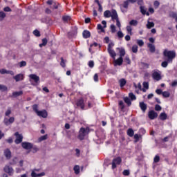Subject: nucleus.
<instances>
[{
  "instance_id": "obj_1",
  "label": "nucleus",
  "mask_w": 177,
  "mask_h": 177,
  "mask_svg": "<svg viewBox=\"0 0 177 177\" xmlns=\"http://www.w3.org/2000/svg\"><path fill=\"white\" fill-rule=\"evenodd\" d=\"M163 55L167 57L168 63H172V60L175 59L176 54L174 51H169L168 50H165Z\"/></svg>"
},
{
  "instance_id": "obj_2",
  "label": "nucleus",
  "mask_w": 177,
  "mask_h": 177,
  "mask_svg": "<svg viewBox=\"0 0 177 177\" xmlns=\"http://www.w3.org/2000/svg\"><path fill=\"white\" fill-rule=\"evenodd\" d=\"M86 133H88L86 129H85L84 127H82L79 131L77 139L80 140H84V139H85V136H86Z\"/></svg>"
},
{
  "instance_id": "obj_3",
  "label": "nucleus",
  "mask_w": 177,
  "mask_h": 177,
  "mask_svg": "<svg viewBox=\"0 0 177 177\" xmlns=\"http://www.w3.org/2000/svg\"><path fill=\"white\" fill-rule=\"evenodd\" d=\"M15 136H16V139L15 140L16 145H19V143H21L23 142V135L19 133V132H16L15 133Z\"/></svg>"
},
{
  "instance_id": "obj_4",
  "label": "nucleus",
  "mask_w": 177,
  "mask_h": 177,
  "mask_svg": "<svg viewBox=\"0 0 177 177\" xmlns=\"http://www.w3.org/2000/svg\"><path fill=\"white\" fill-rule=\"evenodd\" d=\"M121 161H122V160L120 157L113 159L112 162V169H114L115 168H117V165H120V164H121Z\"/></svg>"
},
{
  "instance_id": "obj_5",
  "label": "nucleus",
  "mask_w": 177,
  "mask_h": 177,
  "mask_svg": "<svg viewBox=\"0 0 177 177\" xmlns=\"http://www.w3.org/2000/svg\"><path fill=\"white\" fill-rule=\"evenodd\" d=\"M3 171L4 172H6V174H8V175H10V176H12V175H13L15 172L13 168H12V167L9 165H6L3 168Z\"/></svg>"
},
{
  "instance_id": "obj_6",
  "label": "nucleus",
  "mask_w": 177,
  "mask_h": 177,
  "mask_svg": "<svg viewBox=\"0 0 177 177\" xmlns=\"http://www.w3.org/2000/svg\"><path fill=\"white\" fill-rule=\"evenodd\" d=\"M21 146L25 150H30V149H32V144L30 142H24L21 143Z\"/></svg>"
},
{
  "instance_id": "obj_7",
  "label": "nucleus",
  "mask_w": 177,
  "mask_h": 177,
  "mask_svg": "<svg viewBox=\"0 0 177 177\" xmlns=\"http://www.w3.org/2000/svg\"><path fill=\"white\" fill-rule=\"evenodd\" d=\"M3 122L6 127H8V125H10V124H13V122H15V118L10 117L9 119L5 118Z\"/></svg>"
},
{
  "instance_id": "obj_8",
  "label": "nucleus",
  "mask_w": 177,
  "mask_h": 177,
  "mask_svg": "<svg viewBox=\"0 0 177 177\" xmlns=\"http://www.w3.org/2000/svg\"><path fill=\"white\" fill-rule=\"evenodd\" d=\"M13 80H15L16 82H19V81H23V80H24V75L23 73H19L13 77Z\"/></svg>"
},
{
  "instance_id": "obj_9",
  "label": "nucleus",
  "mask_w": 177,
  "mask_h": 177,
  "mask_svg": "<svg viewBox=\"0 0 177 177\" xmlns=\"http://www.w3.org/2000/svg\"><path fill=\"white\" fill-rule=\"evenodd\" d=\"M148 115L150 120H154L155 118H157V117H158V114L154 111H150L148 113Z\"/></svg>"
},
{
  "instance_id": "obj_10",
  "label": "nucleus",
  "mask_w": 177,
  "mask_h": 177,
  "mask_svg": "<svg viewBox=\"0 0 177 177\" xmlns=\"http://www.w3.org/2000/svg\"><path fill=\"white\" fill-rule=\"evenodd\" d=\"M77 106L78 107H80L82 110H84L85 109V103L84 102V98H80L77 102Z\"/></svg>"
},
{
  "instance_id": "obj_11",
  "label": "nucleus",
  "mask_w": 177,
  "mask_h": 177,
  "mask_svg": "<svg viewBox=\"0 0 177 177\" xmlns=\"http://www.w3.org/2000/svg\"><path fill=\"white\" fill-rule=\"evenodd\" d=\"M37 115H38V117H42L43 118H46V117H48V112L46 110L39 111L37 113Z\"/></svg>"
},
{
  "instance_id": "obj_12",
  "label": "nucleus",
  "mask_w": 177,
  "mask_h": 177,
  "mask_svg": "<svg viewBox=\"0 0 177 177\" xmlns=\"http://www.w3.org/2000/svg\"><path fill=\"white\" fill-rule=\"evenodd\" d=\"M111 17L114 21L115 20L118 19V14H117V11L115 10H112L111 12Z\"/></svg>"
},
{
  "instance_id": "obj_13",
  "label": "nucleus",
  "mask_w": 177,
  "mask_h": 177,
  "mask_svg": "<svg viewBox=\"0 0 177 177\" xmlns=\"http://www.w3.org/2000/svg\"><path fill=\"white\" fill-rule=\"evenodd\" d=\"M4 156L7 158V160H10V158H12V151H10V149H5Z\"/></svg>"
},
{
  "instance_id": "obj_14",
  "label": "nucleus",
  "mask_w": 177,
  "mask_h": 177,
  "mask_svg": "<svg viewBox=\"0 0 177 177\" xmlns=\"http://www.w3.org/2000/svg\"><path fill=\"white\" fill-rule=\"evenodd\" d=\"M152 78L156 81H160V80H161V75L158 72H153L152 74Z\"/></svg>"
},
{
  "instance_id": "obj_15",
  "label": "nucleus",
  "mask_w": 177,
  "mask_h": 177,
  "mask_svg": "<svg viewBox=\"0 0 177 177\" xmlns=\"http://www.w3.org/2000/svg\"><path fill=\"white\" fill-rule=\"evenodd\" d=\"M123 62H124V59L121 57H120L118 59H115L114 60L115 67L117 66H122Z\"/></svg>"
},
{
  "instance_id": "obj_16",
  "label": "nucleus",
  "mask_w": 177,
  "mask_h": 177,
  "mask_svg": "<svg viewBox=\"0 0 177 177\" xmlns=\"http://www.w3.org/2000/svg\"><path fill=\"white\" fill-rule=\"evenodd\" d=\"M30 176H32V177L45 176V172H41L40 174H37V172H35V171L32 170Z\"/></svg>"
},
{
  "instance_id": "obj_17",
  "label": "nucleus",
  "mask_w": 177,
  "mask_h": 177,
  "mask_svg": "<svg viewBox=\"0 0 177 177\" xmlns=\"http://www.w3.org/2000/svg\"><path fill=\"white\" fill-rule=\"evenodd\" d=\"M147 46H148L151 53H154V52H156V46H154V44H148Z\"/></svg>"
},
{
  "instance_id": "obj_18",
  "label": "nucleus",
  "mask_w": 177,
  "mask_h": 177,
  "mask_svg": "<svg viewBox=\"0 0 177 177\" xmlns=\"http://www.w3.org/2000/svg\"><path fill=\"white\" fill-rule=\"evenodd\" d=\"M108 53H109L110 56L113 57V59H115L117 53H115V51H114V50L111 48H108Z\"/></svg>"
},
{
  "instance_id": "obj_19",
  "label": "nucleus",
  "mask_w": 177,
  "mask_h": 177,
  "mask_svg": "<svg viewBox=\"0 0 177 177\" xmlns=\"http://www.w3.org/2000/svg\"><path fill=\"white\" fill-rule=\"evenodd\" d=\"M140 107L143 113H145L146 110H147V104H145V102H140Z\"/></svg>"
},
{
  "instance_id": "obj_20",
  "label": "nucleus",
  "mask_w": 177,
  "mask_h": 177,
  "mask_svg": "<svg viewBox=\"0 0 177 177\" xmlns=\"http://www.w3.org/2000/svg\"><path fill=\"white\" fill-rule=\"evenodd\" d=\"M29 77L30 78V80H33L36 83L38 82V81H39V77L37 76V75L35 74L30 75Z\"/></svg>"
},
{
  "instance_id": "obj_21",
  "label": "nucleus",
  "mask_w": 177,
  "mask_h": 177,
  "mask_svg": "<svg viewBox=\"0 0 177 177\" xmlns=\"http://www.w3.org/2000/svg\"><path fill=\"white\" fill-rule=\"evenodd\" d=\"M83 38L87 39L91 37V32L88 30H84L82 32Z\"/></svg>"
},
{
  "instance_id": "obj_22",
  "label": "nucleus",
  "mask_w": 177,
  "mask_h": 177,
  "mask_svg": "<svg viewBox=\"0 0 177 177\" xmlns=\"http://www.w3.org/2000/svg\"><path fill=\"white\" fill-rule=\"evenodd\" d=\"M119 84H120V88H124V86L127 85V80L124 78H122L119 80Z\"/></svg>"
},
{
  "instance_id": "obj_23",
  "label": "nucleus",
  "mask_w": 177,
  "mask_h": 177,
  "mask_svg": "<svg viewBox=\"0 0 177 177\" xmlns=\"http://www.w3.org/2000/svg\"><path fill=\"white\" fill-rule=\"evenodd\" d=\"M117 50H119L120 57H124V56H125V49L122 48H117Z\"/></svg>"
},
{
  "instance_id": "obj_24",
  "label": "nucleus",
  "mask_w": 177,
  "mask_h": 177,
  "mask_svg": "<svg viewBox=\"0 0 177 177\" xmlns=\"http://www.w3.org/2000/svg\"><path fill=\"white\" fill-rule=\"evenodd\" d=\"M21 95H23V91H15L12 93V97H17L19 96H21Z\"/></svg>"
},
{
  "instance_id": "obj_25",
  "label": "nucleus",
  "mask_w": 177,
  "mask_h": 177,
  "mask_svg": "<svg viewBox=\"0 0 177 177\" xmlns=\"http://www.w3.org/2000/svg\"><path fill=\"white\" fill-rule=\"evenodd\" d=\"M167 117L168 116L167 115V113H165V112L161 113L159 115V118L162 121H165V120H167Z\"/></svg>"
},
{
  "instance_id": "obj_26",
  "label": "nucleus",
  "mask_w": 177,
  "mask_h": 177,
  "mask_svg": "<svg viewBox=\"0 0 177 177\" xmlns=\"http://www.w3.org/2000/svg\"><path fill=\"white\" fill-rule=\"evenodd\" d=\"M153 27H154V22H150V21H148L147 24V28L150 30V28H153Z\"/></svg>"
},
{
  "instance_id": "obj_27",
  "label": "nucleus",
  "mask_w": 177,
  "mask_h": 177,
  "mask_svg": "<svg viewBox=\"0 0 177 177\" xmlns=\"http://www.w3.org/2000/svg\"><path fill=\"white\" fill-rule=\"evenodd\" d=\"M18 66L20 68L22 67H26V66H27V62L26 61H21L18 63Z\"/></svg>"
},
{
  "instance_id": "obj_28",
  "label": "nucleus",
  "mask_w": 177,
  "mask_h": 177,
  "mask_svg": "<svg viewBox=\"0 0 177 177\" xmlns=\"http://www.w3.org/2000/svg\"><path fill=\"white\" fill-rule=\"evenodd\" d=\"M5 17H6V13L3 11H0V21H3Z\"/></svg>"
},
{
  "instance_id": "obj_29",
  "label": "nucleus",
  "mask_w": 177,
  "mask_h": 177,
  "mask_svg": "<svg viewBox=\"0 0 177 177\" xmlns=\"http://www.w3.org/2000/svg\"><path fill=\"white\" fill-rule=\"evenodd\" d=\"M134 131H133V129H129L128 130H127V135H128V136H130V138H132V136H133V135H134Z\"/></svg>"
},
{
  "instance_id": "obj_30",
  "label": "nucleus",
  "mask_w": 177,
  "mask_h": 177,
  "mask_svg": "<svg viewBox=\"0 0 177 177\" xmlns=\"http://www.w3.org/2000/svg\"><path fill=\"white\" fill-rule=\"evenodd\" d=\"M138 21L135 20V19H133V20L130 21V22H129L130 26H133L134 27H136V26H138Z\"/></svg>"
},
{
  "instance_id": "obj_31",
  "label": "nucleus",
  "mask_w": 177,
  "mask_h": 177,
  "mask_svg": "<svg viewBox=\"0 0 177 177\" xmlns=\"http://www.w3.org/2000/svg\"><path fill=\"white\" fill-rule=\"evenodd\" d=\"M46 139H48V134L41 136L40 138H39L38 142H43V140H46Z\"/></svg>"
},
{
  "instance_id": "obj_32",
  "label": "nucleus",
  "mask_w": 177,
  "mask_h": 177,
  "mask_svg": "<svg viewBox=\"0 0 177 177\" xmlns=\"http://www.w3.org/2000/svg\"><path fill=\"white\" fill-rule=\"evenodd\" d=\"M124 101L125 102V103H127L128 106H131V104H132V102H131V99H129V97H124Z\"/></svg>"
},
{
  "instance_id": "obj_33",
  "label": "nucleus",
  "mask_w": 177,
  "mask_h": 177,
  "mask_svg": "<svg viewBox=\"0 0 177 177\" xmlns=\"http://www.w3.org/2000/svg\"><path fill=\"white\" fill-rule=\"evenodd\" d=\"M140 9L141 13H142L143 15H147V16H149V12L146 13V8H145L144 6H140Z\"/></svg>"
},
{
  "instance_id": "obj_34",
  "label": "nucleus",
  "mask_w": 177,
  "mask_h": 177,
  "mask_svg": "<svg viewBox=\"0 0 177 177\" xmlns=\"http://www.w3.org/2000/svg\"><path fill=\"white\" fill-rule=\"evenodd\" d=\"M46 44H48V39H46V38L43 39L42 44H39L40 48H42V46H46Z\"/></svg>"
},
{
  "instance_id": "obj_35",
  "label": "nucleus",
  "mask_w": 177,
  "mask_h": 177,
  "mask_svg": "<svg viewBox=\"0 0 177 177\" xmlns=\"http://www.w3.org/2000/svg\"><path fill=\"white\" fill-rule=\"evenodd\" d=\"M104 17H111V12H110V10H106L104 12Z\"/></svg>"
},
{
  "instance_id": "obj_36",
  "label": "nucleus",
  "mask_w": 177,
  "mask_h": 177,
  "mask_svg": "<svg viewBox=\"0 0 177 177\" xmlns=\"http://www.w3.org/2000/svg\"><path fill=\"white\" fill-rule=\"evenodd\" d=\"M73 170L75 171V174H76V175H78V174H80V166L75 165L73 167Z\"/></svg>"
},
{
  "instance_id": "obj_37",
  "label": "nucleus",
  "mask_w": 177,
  "mask_h": 177,
  "mask_svg": "<svg viewBox=\"0 0 177 177\" xmlns=\"http://www.w3.org/2000/svg\"><path fill=\"white\" fill-rule=\"evenodd\" d=\"M110 28H111V32H112V34L115 33V32L117 31L115 29V25H114V24H111L110 26Z\"/></svg>"
},
{
  "instance_id": "obj_38",
  "label": "nucleus",
  "mask_w": 177,
  "mask_h": 177,
  "mask_svg": "<svg viewBox=\"0 0 177 177\" xmlns=\"http://www.w3.org/2000/svg\"><path fill=\"white\" fill-rule=\"evenodd\" d=\"M170 17H172L173 19H175L176 21H177V15L176 13L171 12L169 13Z\"/></svg>"
},
{
  "instance_id": "obj_39",
  "label": "nucleus",
  "mask_w": 177,
  "mask_h": 177,
  "mask_svg": "<svg viewBox=\"0 0 177 177\" xmlns=\"http://www.w3.org/2000/svg\"><path fill=\"white\" fill-rule=\"evenodd\" d=\"M126 28L128 34H129V35H132V27L131 26H127Z\"/></svg>"
},
{
  "instance_id": "obj_40",
  "label": "nucleus",
  "mask_w": 177,
  "mask_h": 177,
  "mask_svg": "<svg viewBox=\"0 0 177 177\" xmlns=\"http://www.w3.org/2000/svg\"><path fill=\"white\" fill-rule=\"evenodd\" d=\"M129 97H130L131 100H136V96L133 93H130L129 94Z\"/></svg>"
},
{
  "instance_id": "obj_41",
  "label": "nucleus",
  "mask_w": 177,
  "mask_h": 177,
  "mask_svg": "<svg viewBox=\"0 0 177 177\" xmlns=\"http://www.w3.org/2000/svg\"><path fill=\"white\" fill-rule=\"evenodd\" d=\"M0 91H2V92H5L6 91H8V87L6 86L0 84Z\"/></svg>"
},
{
  "instance_id": "obj_42",
  "label": "nucleus",
  "mask_w": 177,
  "mask_h": 177,
  "mask_svg": "<svg viewBox=\"0 0 177 177\" xmlns=\"http://www.w3.org/2000/svg\"><path fill=\"white\" fill-rule=\"evenodd\" d=\"M62 19H63L64 21L67 22V21L71 20V17H70V16H64L62 17Z\"/></svg>"
},
{
  "instance_id": "obj_43",
  "label": "nucleus",
  "mask_w": 177,
  "mask_h": 177,
  "mask_svg": "<svg viewBox=\"0 0 177 177\" xmlns=\"http://www.w3.org/2000/svg\"><path fill=\"white\" fill-rule=\"evenodd\" d=\"M129 5V1H128V0L124 1L122 6L123 8H124V9H128V6Z\"/></svg>"
},
{
  "instance_id": "obj_44",
  "label": "nucleus",
  "mask_w": 177,
  "mask_h": 177,
  "mask_svg": "<svg viewBox=\"0 0 177 177\" xmlns=\"http://www.w3.org/2000/svg\"><path fill=\"white\" fill-rule=\"evenodd\" d=\"M10 114H12V109H10V108H8L5 113V115L6 117H9V115H10Z\"/></svg>"
},
{
  "instance_id": "obj_45",
  "label": "nucleus",
  "mask_w": 177,
  "mask_h": 177,
  "mask_svg": "<svg viewBox=\"0 0 177 177\" xmlns=\"http://www.w3.org/2000/svg\"><path fill=\"white\" fill-rule=\"evenodd\" d=\"M60 66H62V67H66V60H64L63 57H61Z\"/></svg>"
},
{
  "instance_id": "obj_46",
  "label": "nucleus",
  "mask_w": 177,
  "mask_h": 177,
  "mask_svg": "<svg viewBox=\"0 0 177 177\" xmlns=\"http://www.w3.org/2000/svg\"><path fill=\"white\" fill-rule=\"evenodd\" d=\"M132 52L133 53H138V46L134 45L132 46Z\"/></svg>"
},
{
  "instance_id": "obj_47",
  "label": "nucleus",
  "mask_w": 177,
  "mask_h": 177,
  "mask_svg": "<svg viewBox=\"0 0 177 177\" xmlns=\"http://www.w3.org/2000/svg\"><path fill=\"white\" fill-rule=\"evenodd\" d=\"M162 95L163 97H169L170 96L169 92L168 91H164Z\"/></svg>"
},
{
  "instance_id": "obj_48",
  "label": "nucleus",
  "mask_w": 177,
  "mask_h": 177,
  "mask_svg": "<svg viewBox=\"0 0 177 177\" xmlns=\"http://www.w3.org/2000/svg\"><path fill=\"white\" fill-rule=\"evenodd\" d=\"M33 34L34 35H35V37H41V33L39 32L38 30H35L33 31Z\"/></svg>"
},
{
  "instance_id": "obj_49",
  "label": "nucleus",
  "mask_w": 177,
  "mask_h": 177,
  "mask_svg": "<svg viewBox=\"0 0 177 177\" xmlns=\"http://www.w3.org/2000/svg\"><path fill=\"white\" fill-rule=\"evenodd\" d=\"M155 110L156 111H161V110H162V108L161 107V106L156 104L155 106Z\"/></svg>"
},
{
  "instance_id": "obj_50",
  "label": "nucleus",
  "mask_w": 177,
  "mask_h": 177,
  "mask_svg": "<svg viewBox=\"0 0 177 177\" xmlns=\"http://www.w3.org/2000/svg\"><path fill=\"white\" fill-rule=\"evenodd\" d=\"M33 111H35V113L37 114L39 111H38V105L34 104L32 106Z\"/></svg>"
},
{
  "instance_id": "obj_51",
  "label": "nucleus",
  "mask_w": 177,
  "mask_h": 177,
  "mask_svg": "<svg viewBox=\"0 0 177 177\" xmlns=\"http://www.w3.org/2000/svg\"><path fill=\"white\" fill-rule=\"evenodd\" d=\"M97 30H100L101 32H104V29L103 28V26L102 24H98L97 26Z\"/></svg>"
},
{
  "instance_id": "obj_52",
  "label": "nucleus",
  "mask_w": 177,
  "mask_h": 177,
  "mask_svg": "<svg viewBox=\"0 0 177 177\" xmlns=\"http://www.w3.org/2000/svg\"><path fill=\"white\" fill-rule=\"evenodd\" d=\"M170 86H172V88H175L177 86V80L173 81L171 84Z\"/></svg>"
},
{
  "instance_id": "obj_53",
  "label": "nucleus",
  "mask_w": 177,
  "mask_h": 177,
  "mask_svg": "<svg viewBox=\"0 0 177 177\" xmlns=\"http://www.w3.org/2000/svg\"><path fill=\"white\" fill-rule=\"evenodd\" d=\"M118 37L119 38H123L124 37V33L120 30V31L118 32Z\"/></svg>"
},
{
  "instance_id": "obj_54",
  "label": "nucleus",
  "mask_w": 177,
  "mask_h": 177,
  "mask_svg": "<svg viewBox=\"0 0 177 177\" xmlns=\"http://www.w3.org/2000/svg\"><path fill=\"white\" fill-rule=\"evenodd\" d=\"M129 174H130V172H129V170H128V169L123 171V175L124 176H129Z\"/></svg>"
},
{
  "instance_id": "obj_55",
  "label": "nucleus",
  "mask_w": 177,
  "mask_h": 177,
  "mask_svg": "<svg viewBox=\"0 0 177 177\" xmlns=\"http://www.w3.org/2000/svg\"><path fill=\"white\" fill-rule=\"evenodd\" d=\"M169 63V62H168V61H165V62H162L161 66H162V67H164V68L167 67Z\"/></svg>"
},
{
  "instance_id": "obj_56",
  "label": "nucleus",
  "mask_w": 177,
  "mask_h": 177,
  "mask_svg": "<svg viewBox=\"0 0 177 177\" xmlns=\"http://www.w3.org/2000/svg\"><path fill=\"white\" fill-rule=\"evenodd\" d=\"M94 66H95V62H93V61H89L88 67H90L91 68H93Z\"/></svg>"
},
{
  "instance_id": "obj_57",
  "label": "nucleus",
  "mask_w": 177,
  "mask_h": 177,
  "mask_svg": "<svg viewBox=\"0 0 177 177\" xmlns=\"http://www.w3.org/2000/svg\"><path fill=\"white\" fill-rule=\"evenodd\" d=\"M137 44L139 45V46H143V45H145L143 40H138Z\"/></svg>"
},
{
  "instance_id": "obj_58",
  "label": "nucleus",
  "mask_w": 177,
  "mask_h": 177,
  "mask_svg": "<svg viewBox=\"0 0 177 177\" xmlns=\"http://www.w3.org/2000/svg\"><path fill=\"white\" fill-rule=\"evenodd\" d=\"M153 6H155V8L157 9L158 6H160V2L158 1H155Z\"/></svg>"
},
{
  "instance_id": "obj_59",
  "label": "nucleus",
  "mask_w": 177,
  "mask_h": 177,
  "mask_svg": "<svg viewBox=\"0 0 177 177\" xmlns=\"http://www.w3.org/2000/svg\"><path fill=\"white\" fill-rule=\"evenodd\" d=\"M124 62H126L127 64H131V59H129V57L126 56L124 59Z\"/></svg>"
},
{
  "instance_id": "obj_60",
  "label": "nucleus",
  "mask_w": 177,
  "mask_h": 177,
  "mask_svg": "<svg viewBox=\"0 0 177 177\" xmlns=\"http://www.w3.org/2000/svg\"><path fill=\"white\" fill-rule=\"evenodd\" d=\"M116 26H118L119 30H121V22H120V19H116Z\"/></svg>"
},
{
  "instance_id": "obj_61",
  "label": "nucleus",
  "mask_w": 177,
  "mask_h": 177,
  "mask_svg": "<svg viewBox=\"0 0 177 177\" xmlns=\"http://www.w3.org/2000/svg\"><path fill=\"white\" fill-rule=\"evenodd\" d=\"M142 85L144 88H145L146 89H149V82H144Z\"/></svg>"
},
{
  "instance_id": "obj_62",
  "label": "nucleus",
  "mask_w": 177,
  "mask_h": 177,
  "mask_svg": "<svg viewBox=\"0 0 177 177\" xmlns=\"http://www.w3.org/2000/svg\"><path fill=\"white\" fill-rule=\"evenodd\" d=\"M159 161H160V156L156 155L153 158V162H158Z\"/></svg>"
},
{
  "instance_id": "obj_63",
  "label": "nucleus",
  "mask_w": 177,
  "mask_h": 177,
  "mask_svg": "<svg viewBox=\"0 0 177 177\" xmlns=\"http://www.w3.org/2000/svg\"><path fill=\"white\" fill-rule=\"evenodd\" d=\"M156 93H157V95H162L163 92L162 90L158 88L156 90Z\"/></svg>"
},
{
  "instance_id": "obj_64",
  "label": "nucleus",
  "mask_w": 177,
  "mask_h": 177,
  "mask_svg": "<svg viewBox=\"0 0 177 177\" xmlns=\"http://www.w3.org/2000/svg\"><path fill=\"white\" fill-rule=\"evenodd\" d=\"M3 11L4 12H12V9L10 8H9V6H7L3 8Z\"/></svg>"
}]
</instances>
